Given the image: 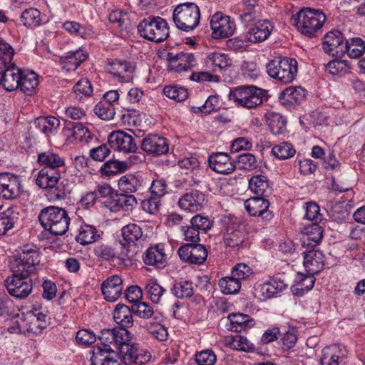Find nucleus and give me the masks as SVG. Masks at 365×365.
Here are the masks:
<instances>
[{"mask_svg": "<svg viewBox=\"0 0 365 365\" xmlns=\"http://www.w3.org/2000/svg\"><path fill=\"white\" fill-rule=\"evenodd\" d=\"M326 19L322 10L304 8L297 15L292 16L291 23L297 26L302 34L314 38L318 36Z\"/></svg>", "mask_w": 365, "mask_h": 365, "instance_id": "f257e3e1", "label": "nucleus"}, {"mask_svg": "<svg viewBox=\"0 0 365 365\" xmlns=\"http://www.w3.org/2000/svg\"><path fill=\"white\" fill-rule=\"evenodd\" d=\"M38 220L44 230L51 235H63L68 230L71 219L63 208L48 206L41 210Z\"/></svg>", "mask_w": 365, "mask_h": 365, "instance_id": "f03ea898", "label": "nucleus"}, {"mask_svg": "<svg viewBox=\"0 0 365 365\" xmlns=\"http://www.w3.org/2000/svg\"><path fill=\"white\" fill-rule=\"evenodd\" d=\"M40 263V253L34 245H27L20 247L18 253L10 261V269L17 273L31 274L36 272Z\"/></svg>", "mask_w": 365, "mask_h": 365, "instance_id": "7ed1b4c3", "label": "nucleus"}, {"mask_svg": "<svg viewBox=\"0 0 365 365\" xmlns=\"http://www.w3.org/2000/svg\"><path fill=\"white\" fill-rule=\"evenodd\" d=\"M266 94L267 91L255 86H242L231 89L228 96L237 106L252 109L262 103Z\"/></svg>", "mask_w": 365, "mask_h": 365, "instance_id": "20e7f679", "label": "nucleus"}, {"mask_svg": "<svg viewBox=\"0 0 365 365\" xmlns=\"http://www.w3.org/2000/svg\"><path fill=\"white\" fill-rule=\"evenodd\" d=\"M173 19L179 29L187 32L192 31L200 23V9L192 2L180 4L175 8Z\"/></svg>", "mask_w": 365, "mask_h": 365, "instance_id": "39448f33", "label": "nucleus"}, {"mask_svg": "<svg viewBox=\"0 0 365 365\" xmlns=\"http://www.w3.org/2000/svg\"><path fill=\"white\" fill-rule=\"evenodd\" d=\"M266 68L271 78L283 83L292 82L298 71L297 60L286 57L269 61Z\"/></svg>", "mask_w": 365, "mask_h": 365, "instance_id": "423d86ee", "label": "nucleus"}, {"mask_svg": "<svg viewBox=\"0 0 365 365\" xmlns=\"http://www.w3.org/2000/svg\"><path fill=\"white\" fill-rule=\"evenodd\" d=\"M138 32L145 39L162 42L169 36L167 21L160 16H148L138 26Z\"/></svg>", "mask_w": 365, "mask_h": 365, "instance_id": "0eeeda50", "label": "nucleus"}, {"mask_svg": "<svg viewBox=\"0 0 365 365\" xmlns=\"http://www.w3.org/2000/svg\"><path fill=\"white\" fill-rule=\"evenodd\" d=\"M11 276H9L4 281L5 287L9 294L18 299L27 297L32 291V282L29 279L31 274L24 272L17 273L14 269H11Z\"/></svg>", "mask_w": 365, "mask_h": 365, "instance_id": "6e6552de", "label": "nucleus"}, {"mask_svg": "<svg viewBox=\"0 0 365 365\" xmlns=\"http://www.w3.org/2000/svg\"><path fill=\"white\" fill-rule=\"evenodd\" d=\"M23 192L20 176L10 173H0V197L16 200Z\"/></svg>", "mask_w": 365, "mask_h": 365, "instance_id": "1a4fd4ad", "label": "nucleus"}, {"mask_svg": "<svg viewBox=\"0 0 365 365\" xmlns=\"http://www.w3.org/2000/svg\"><path fill=\"white\" fill-rule=\"evenodd\" d=\"M121 361L126 365H143L150 361V353L135 344L122 346L118 351Z\"/></svg>", "mask_w": 365, "mask_h": 365, "instance_id": "9d476101", "label": "nucleus"}, {"mask_svg": "<svg viewBox=\"0 0 365 365\" xmlns=\"http://www.w3.org/2000/svg\"><path fill=\"white\" fill-rule=\"evenodd\" d=\"M346 38L339 30H332L327 33L322 41L324 51L334 57H341L346 53Z\"/></svg>", "mask_w": 365, "mask_h": 365, "instance_id": "9b49d317", "label": "nucleus"}, {"mask_svg": "<svg viewBox=\"0 0 365 365\" xmlns=\"http://www.w3.org/2000/svg\"><path fill=\"white\" fill-rule=\"evenodd\" d=\"M210 24L214 38H228L234 34L235 29V22L231 21L230 16H224L221 12H216L212 16Z\"/></svg>", "mask_w": 365, "mask_h": 365, "instance_id": "f8f14e48", "label": "nucleus"}, {"mask_svg": "<svg viewBox=\"0 0 365 365\" xmlns=\"http://www.w3.org/2000/svg\"><path fill=\"white\" fill-rule=\"evenodd\" d=\"M180 258L187 263L202 264L207 257V250L201 244H185L178 249Z\"/></svg>", "mask_w": 365, "mask_h": 365, "instance_id": "ddd939ff", "label": "nucleus"}, {"mask_svg": "<svg viewBox=\"0 0 365 365\" xmlns=\"http://www.w3.org/2000/svg\"><path fill=\"white\" fill-rule=\"evenodd\" d=\"M111 148L124 153H134L137 149L135 139L131 135L118 130L113 131L108 138Z\"/></svg>", "mask_w": 365, "mask_h": 365, "instance_id": "4468645a", "label": "nucleus"}, {"mask_svg": "<svg viewBox=\"0 0 365 365\" xmlns=\"http://www.w3.org/2000/svg\"><path fill=\"white\" fill-rule=\"evenodd\" d=\"M266 196L252 197L245 202V207L250 215L259 216L262 220L269 221L273 217L272 212L268 210L269 202Z\"/></svg>", "mask_w": 365, "mask_h": 365, "instance_id": "2eb2a0df", "label": "nucleus"}, {"mask_svg": "<svg viewBox=\"0 0 365 365\" xmlns=\"http://www.w3.org/2000/svg\"><path fill=\"white\" fill-rule=\"evenodd\" d=\"M141 148L148 154L158 156L169 150L168 140L157 134H149L141 141Z\"/></svg>", "mask_w": 365, "mask_h": 365, "instance_id": "dca6fc26", "label": "nucleus"}, {"mask_svg": "<svg viewBox=\"0 0 365 365\" xmlns=\"http://www.w3.org/2000/svg\"><path fill=\"white\" fill-rule=\"evenodd\" d=\"M246 233L240 229V225L232 222L228 225L223 236V240L227 247L231 248H245L248 247V241L246 240Z\"/></svg>", "mask_w": 365, "mask_h": 365, "instance_id": "f3484780", "label": "nucleus"}, {"mask_svg": "<svg viewBox=\"0 0 365 365\" xmlns=\"http://www.w3.org/2000/svg\"><path fill=\"white\" fill-rule=\"evenodd\" d=\"M167 60L168 68L178 73L190 70L195 65L194 55L191 53H174L169 52L167 55Z\"/></svg>", "mask_w": 365, "mask_h": 365, "instance_id": "a211bd4d", "label": "nucleus"}, {"mask_svg": "<svg viewBox=\"0 0 365 365\" xmlns=\"http://www.w3.org/2000/svg\"><path fill=\"white\" fill-rule=\"evenodd\" d=\"M273 26L268 20H259L245 34L247 42L256 43L264 41L270 36Z\"/></svg>", "mask_w": 365, "mask_h": 365, "instance_id": "6ab92c4d", "label": "nucleus"}, {"mask_svg": "<svg viewBox=\"0 0 365 365\" xmlns=\"http://www.w3.org/2000/svg\"><path fill=\"white\" fill-rule=\"evenodd\" d=\"M210 168L215 172L227 175L232 173L236 168V165L231 160L230 157L225 153H215L208 158Z\"/></svg>", "mask_w": 365, "mask_h": 365, "instance_id": "aec40b11", "label": "nucleus"}, {"mask_svg": "<svg viewBox=\"0 0 365 365\" xmlns=\"http://www.w3.org/2000/svg\"><path fill=\"white\" fill-rule=\"evenodd\" d=\"M123 289V280L118 275L110 276L101 284L102 294L108 302L116 301L121 295Z\"/></svg>", "mask_w": 365, "mask_h": 365, "instance_id": "412c9836", "label": "nucleus"}, {"mask_svg": "<svg viewBox=\"0 0 365 365\" xmlns=\"http://www.w3.org/2000/svg\"><path fill=\"white\" fill-rule=\"evenodd\" d=\"M303 235L302 246L314 248L319 245L323 238L324 229L317 222H309L301 230Z\"/></svg>", "mask_w": 365, "mask_h": 365, "instance_id": "4be33fe9", "label": "nucleus"}, {"mask_svg": "<svg viewBox=\"0 0 365 365\" xmlns=\"http://www.w3.org/2000/svg\"><path fill=\"white\" fill-rule=\"evenodd\" d=\"M37 163L41 167V170L65 171L64 158L51 150L39 153Z\"/></svg>", "mask_w": 365, "mask_h": 365, "instance_id": "5701e85b", "label": "nucleus"}, {"mask_svg": "<svg viewBox=\"0 0 365 365\" xmlns=\"http://www.w3.org/2000/svg\"><path fill=\"white\" fill-rule=\"evenodd\" d=\"M321 365H344L346 351L340 346L333 344L324 347L322 351Z\"/></svg>", "mask_w": 365, "mask_h": 365, "instance_id": "b1692460", "label": "nucleus"}, {"mask_svg": "<svg viewBox=\"0 0 365 365\" xmlns=\"http://www.w3.org/2000/svg\"><path fill=\"white\" fill-rule=\"evenodd\" d=\"M205 201V195L199 190H192L187 192L180 198L178 205L182 210L195 212L200 210Z\"/></svg>", "mask_w": 365, "mask_h": 365, "instance_id": "393cba45", "label": "nucleus"}, {"mask_svg": "<svg viewBox=\"0 0 365 365\" xmlns=\"http://www.w3.org/2000/svg\"><path fill=\"white\" fill-rule=\"evenodd\" d=\"M167 255L164 251V245L158 244L148 248L143 256V262L147 265L163 268L167 263Z\"/></svg>", "mask_w": 365, "mask_h": 365, "instance_id": "a878e982", "label": "nucleus"}, {"mask_svg": "<svg viewBox=\"0 0 365 365\" xmlns=\"http://www.w3.org/2000/svg\"><path fill=\"white\" fill-rule=\"evenodd\" d=\"M304 266L308 274H315L321 271L324 266L325 256L318 250H310L304 252Z\"/></svg>", "mask_w": 365, "mask_h": 365, "instance_id": "bb28decb", "label": "nucleus"}, {"mask_svg": "<svg viewBox=\"0 0 365 365\" xmlns=\"http://www.w3.org/2000/svg\"><path fill=\"white\" fill-rule=\"evenodd\" d=\"M121 358L119 352L112 349H102L101 346H95L93 349V365H120Z\"/></svg>", "mask_w": 365, "mask_h": 365, "instance_id": "cd10ccee", "label": "nucleus"}, {"mask_svg": "<svg viewBox=\"0 0 365 365\" xmlns=\"http://www.w3.org/2000/svg\"><path fill=\"white\" fill-rule=\"evenodd\" d=\"M22 71L14 63L11 64V66L1 73V85L8 91L19 88Z\"/></svg>", "mask_w": 365, "mask_h": 365, "instance_id": "c85d7f7f", "label": "nucleus"}, {"mask_svg": "<svg viewBox=\"0 0 365 365\" xmlns=\"http://www.w3.org/2000/svg\"><path fill=\"white\" fill-rule=\"evenodd\" d=\"M108 71L116 77L118 81L128 83L132 79L134 67L130 62L115 60L110 64Z\"/></svg>", "mask_w": 365, "mask_h": 365, "instance_id": "c756f323", "label": "nucleus"}, {"mask_svg": "<svg viewBox=\"0 0 365 365\" xmlns=\"http://www.w3.org/2000/svg\"><path fill=\"white\" fill-rule=\"evenodd\" d=\"M137 205V200L133 195L125 192L115 193L113 200H110L109 205L106 206L113 212L118 210L131 211Z\"/></svg>", "mask_w": 365, "mask_h": 365, "instance_id": "7c9ffc66", "label": "nucleus"}, {"mask_svg": "<svg viewBox=\"0 0 365 365\" xmlns=\"http://www.w3.org/2000/svg\"><path fill=\"white\" fill-rule=\"evenodd\" d=\"M19 216V207L17 206L9 207L0 214V236L7 234L18 224Z\"/></svg>", "mask_w": 365, "mask_h": 365, "instance_id": "2f4dec72", "label": "nucleus"}, {"mask_svg": "<svg viewBox=\"0 0 365 365\" xmlns=\"http://www.w3.org/2000/svg\"><path fill=\"white\" fill-rule=\"evenodd\" d=\"M259 9L258 0H242L237 6L240 19L245 24L254 21L258 16Z\"/></svg>", "mask_w": 365, "mask_h": 365, "instance_id": "473e14b6", "label": "nucleus"}, {"mask_svg": "<svg viewBox=\"0 0 365 365\" xmlns=\"http://www.w3.org/2000/svg\"><path fill=\"white\" fill-rule=\"evenodd\" d=\"M87 58V54L82 50L69 51L60 58L62 68L66 71H75Z\"/></svg>", "mask_w": 365, "mask_h": 365, "instance_id": "72a5a7b5", "label": "nucleus"}, {"mask_svg": "<svg viewBox=\"0 0 365 365\" xmlns=\"http://www.w3.org/2000/svg\"><path fill=\"white\" fill-rule=\"evenodd\" d=\"M228 319L230 324L227 326V329L232 331L241 332L246 331L255 324L254 320L249 315L241 313L230 314Z\"/></svg>", "mask_w": 365, "mask_h": 365, "instance_id": "f704fd0d", "label": "nucleus"}, {"mask_svg": "<svg viewBox=\"0 0 365 365\" xmlns=\"http://www.w3.org/2000/svg\"><path fill=\"white\" fill-rule=\"evenodd\" d=\"M102 235L103 232L95 226L83 224L79 229L76 240L82 245H87L98 241Z\"/></svg>", "mask_w": 365, "mask_h": 365, "instance_id": "c9c22d12", "label": "nucleus"}, {"mask_svg": "<svg viewBox=\"0 0 365 365\" xmlns=\"http://www.w3.org/2000/svg\"><path fill=\"white\" fill-rule=\"evenodd\" d=\"M65 171L54 170H40L36 179V185L42 189H49L56 185L57 181L61 180V173Z\"/></svg>", "mask_w": 365, "mask_h": 365, "instance_id": "e433bc0d", "label": "nucleus"}, {"mask_svg": "<svg viewBox=\"0 0 365 365\" xmlns=\"http://www.w3.org/2000/svg\"><path fill=\"white\" fill-rule=\"evenodd\" d=\"M305 96L306 91L302 87H289L280 94L279 99L284 105H299Z\"/></svg>", "mask_w": 365, "mask_h": 365, "instance_id": "4c0bfd02", "label": "nucleus"}, {"mask_svg": "<svg viewBox=\"0 0 365 365\" xmlns=\"http://www.w3.org/2000/svg\"><path fill=\"white\" fill-rule=\"evenodd\" d=\"M287 287V284L284 279L274 277L264 282L261 285L260 292L266 298H272L279 292H282Z\"/></svg>", "mask_w": 365, "mask_h": 365, "instance_id": "58836bf2", "label": "nucleus"}, {"mask_svg": "<svg viewBox=\"0 0 365 365\" xmlns=\"http://www.w3.org/2000/svg\"><path fill=\"white\" fill-rule=\"evenodd\" d=\"M142 185L141 177L134 174L123 175L118 180V187L122 192L132 195L138 191Z\"/></svg>", "mask_w": 365, "mask_h": 365, "instance_id": "ea45409f", "label": "nucleus"}, {"mask_svg": "<svg viewBox=\"0 0 365 365\" xmlns=\"http://www.w3.org/2000/svg\"><path fill=\"white\" fill-rule=\"evenodd\" d=\"M132 312V308L130 309L125 304H118L113 312V319L121 327H130L133 324Z\"/></svg>", "mask_w": 365, "mask_h": 365, "instance_id": "a19ab883", "label": "nucleus"}, {"mask_svg": "<svg viewBox=\"0 0 365 365\" xmlns=\"http://www.w3.org/2000/svg\"><path fill=\"white\" fill-rule=\"evenodd\" d=\"M65 132H71L69 135L79 142L91 139V134L88 128L80 123L67 122L64 128Z\"/></svg>", "mask_w": 365, "mask_h": 365, "instance_id": "79ce46f5", "label": "nucleus"}, {"mask_svg": "<svg viewBox=\"0 0 365 365\" xmlns=\"http://www.w3.org/2000/svg\"><path fill=\"white\" fill-rule=\"evenodd\" d=\"M249 188L259 196H266L270 193L267 178L262 175L252 176L249 180Z\"/></svg>", "mask_w": 365, "mask_h": 365, "instance_id": "37998d69", "label": "nucleus"}, {"mask_svg": "<svg viewBox=\"0 0 365 365\" xmlns=\"http://www.w3.org/2000/svg\"><path fill=\"white\" fill-rule=\"evenodd\" d=\"M207 66H213V71H222L232 64V59L225 53L220 52L211 53L206 58Z\"/></svg>", "mask_w": 365, "mask_h": 365, "instance_id": "c03bdc74", "label": "nucleus"}, {"mask_svg": "<svg viewBox=\"0 0 365 365\" xmlns=\"http://www.w3.org/2000/svg\"><path fill=\"white\" fill-rule=\"evenodd\" d=\"M145 292L148 298L153 303L158 304L166 290L158 282L157 279H151L146 283Z\"/></svg>", "mask_w": 365, "mask_h": 365, "instance_id": "a18cd8bd", "label": "nucleus"}, {"mask_svg": "<svg viewBox=\"0 0 365 365\" xmlns=\"http://www.w3.org/2000/svg\"><path fill=\"white\" fill-rule=\"evenodd\" d=\"M171 292L178 299L190 298L194 294L193 283L191 281L175 282Z\"/></svg>", "mask_w": 365, "mask_h": 365, "instance_id": "49530a36", "label": "nucleus"}, {"mask_svg": "<svg viewBox=\"0 0 365 365\" xmlns=\"http://www.w3.org/2000/svg\"><path fill=\"white\" fill-rule=\"evenodd\" d=\"M346 53L351 58L362 56L365 51V42L361 38H352L345 41Z\"/></svg>", "mask_w": 365, "mask_h": 365, "instance_id": "de8ad7c7", "label": "nucleus"}, {"mask_svg": "<svg viewBox=\"0 0 365 365\" xmlns=\"http://www.w3.org/2000/svg\"><path fill=\"white\" fill-rule=\"evenodd\" d=\"M121 232L123 240L128 244H135L143 237L142 229L136 224H128L123 227Z\"/></svg>", "mask_w": 365, "mask_h": 365, "instance_id": "09e8293b", "label": "nucleus"}, {"mask_svg": "<svg viewBox=\"0 0 365 365\" xmlns=\"http://www.w3.org/2000/svg\"><path fill=\"white\" fill-rule=\"evenodd\" d=\"M21 21L28 28H34L40 24L41 12L35 8L25 9L21 15Z\"/></svg>", "mask_w": 365, "mask_h": 365, "instance_id": "8fccbe9b", "label": "nucleus"}, {"mask_svg": "<svg viewBox=\"0 0 365 365\" xmlns=\"http://www.w3.org/2000/svg\"><path fill=\"white\" fill-rule=\"evenodd\" d=\"M34 125L41 132L48 134L59 126L60 122L53 116L39 117L35 120Z\"/></svg>", "mask_w": 365, "mask_h": 365, "instance_id": "3c124183", "label": "nucleus"}, {"mask_svg": "<svg viewBox=\"0 0 365 365\" xmlns=\"http://www.w3.org/2000/svg\"><path fill=\"white\" fill-rule=\"evenodd\" d=\"M21 78V83L19 88L23 92L28 93V95H31L32 92L38 84L37 75L34 72L25 73L22 71Z\"/></svg>", "mask_w": 365, "mask_h": 365, "instance_id": "603ef678", "label": "nucleus"}, {"mask_svg": "<svg viewBox=\"0 0 365 365\" xmlns=\"http://www.w3.org/2000/svg\"><path fill=\"white\" fill-rule=\"evenodd\" d=\"M219 286L225 294H233L237 293L241 288V282L232 275L222 277L219 280Z\"/></svg>", "mask_w": 365, "mask_h": 365, "instance_id": "864d4df0", "label": "nucleus"}, {"mask_svg": "<svg viewBox=\"0 0 365 365\" xmlns=\"http://www.w3.org/2000/svg\"><path fill=\"white\" fill-rule=\"evenodd\" d=\"M128 168L127 163L118 160H109L105 163L101 168V174L106 176H111L123 172Z\"/></svg>", "mask_w": 365, "mask_h": 365, "instance_id": "5fc2aeb1", "label": "nucleus"}, {"mask_svg": "<svg viewBox=\"0 0 365 365\" xmlns=\"http://www.w3.org/2000/svg\"><path fill=\"white\" fill-rule=\"evenodd\" d=\"M147 331L156 339L159 341H165L168 336V332L166 327L156 322H149L145 325Z\"/></svg>", "mask_w": 365, "mask_h": 365, "instance_id": "6e6d98bb", "label": "nucleus"}, {"mask_svg": "<svg viewBox=\"0 0 365 365\" xmlns=\"http://www.w3.org/2000/svg\"><path fill=\"white\" fill-rule=\"evenodd\" d=\"M272 153L278 159L286 160L294 156L296 150L292 145L287 142H283L274 146Z\"/></svg>", "mask_w": 365, "mask_h": 365, "instance_id": "4d7b16f0", "label": "nucleus"}, {"mask_svg": "<svg viewBox=\"0 0 365 365\" xmlns=\"http://www.w3.org/2000/svg\"><path fill=\"white\" fill-rule=\"evenodd\" d=\"M315 282L314 274H308L307 275L299 274V281L295 286L292 287V291L294 294H299L298 290L309 291L311 290Z\"/></svg>", "mask_w": 365, "mask_h": 365, "instance_id": "13d9d810", "label": "nucleus"}, {"mask_svg": "<svg viewBox=\"0 0 365 365\" xmlns=\"http://www.w3.org/2000/svg\"><path fill=\"white\" fill-rule=\"evenodd\" d=\"M94 113L102 120H110L114 118L115 108L113 104L100 101L93 110Z\"/></svg>", "mask_w": 365, "mask_h": 365, "instance_id": "bf43d9fd", "label": "nucleus"}, {"mask_svg": "<svg viewBox=\"0 0 365 365\" xmlns=\"http://www.w3.org/2000/svg\"><path fill=\"white\" fill-rule=\"evenodd\" d=\"M163 93L169 98L178 102L185 101L188 96L187 89L178 86H166L163 89Z\"/></svg>", "mask_w": 365, "mask_h": 365, "instance_id": "052dcab7", "label": "nucleus"}, {"mask_svg": "<svg viewBox=\"0 0 365 365\" xmlns=\"http://www.w3.org/2000/svg\"><path fill=\"white\" fill-rule=\"evenodd\" d=\"M125 328L123 327L115 328L113 346L118 349V351L122 346L129 344L132 338L130 332Z\"/></svg>", "mask_w": 365, "mask_h": 365, "instance_id": "680f3d73", "label": "nucleus"}, {"mask_svg": "<svg viewBox=\"0 0 365 365\" xmlns=\"http://www.w3.org/2000/svg\"><path fill=\"white\" fill-rule=\"evenodd\" d=\"M350 68L348 61L345 60L334 59L326 65V71L331 75H343Z\"/></svg>", "mask_w": 365, "mask_h": 365, "instance_id": "e2e57ef3", "label": "nucleus"}, {"mask_svg": "<svg viewBox=\"0 0 365 365\" xmlns=\"http://www.w3.org/2000/svg\"><path fill=\"white\" fill-rule=\"evenodd\" d=\"M93 253L98 259L106 261L113 259L116 255L115 250L105 244L97 245L93 250Z\"/></svg>", "mask_w": 365, "mask_h": 365, "instance_id": "0e129e2a", "label": "nucleus"}, {"mask_svg": "<svg viewBox=\"0 0 365 365\" xmlns=\"http://www.w3.org/2000/svg\"><path fill=\"white\" fill-rule=\"evenodd\" d=\"M51 194L56 200H64L71 193V189L67 180L57 181L56 185L50 187Z\"/></svg>", "mask_w": 365, "mask_h": 365, "instance_id": "69168bd1", "label": "nucleus"}, {"mask_svg": "<svg viewBox=\"0 0 365 365\" xmlns=\"http://www.w3.org/2000/svg\"><path fill=\"white\" fill-rule=\"evenodd\" d=\"M216 361L217 356L211 349H205L195 354V361L198 365H214Z\"/></svg>", "mask_w": 365, "mask_h": 365, "instance_id": "338daca9", "label": "nucleus"}, {"mask_svg": "<svg viewBox=\"0 0 365 365\" xmlns=\"http://www.w3.org/2000/svg\"><path fill=\"white\" fill-rule=\"evenodd\" d=\"M190 224L197 230L207 232L212 227V222L207 217L196 215L192 217Z\"/></svg>", "mask_w": 365, "mask_h": 365, "instance_id": "774afa93", "label": "nucleus"}]
</instances>
